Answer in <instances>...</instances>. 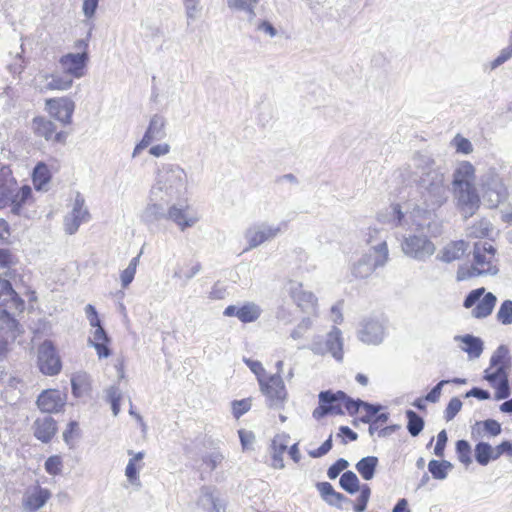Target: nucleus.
Returning a JSON list of instances; mask_svg holds the SVG:
<instances>
[{
    "instance_id": "obj_49",
    "label": "nucleus",
    "mask_w": 512,
    "mask_h": 512,
    "mask_svg": "<svg viewBox=\"0 0 512 512\" xmlns=\"http://www.w3.org/2000/svg\"><path fill=\"white\" fill-rule=\"evenodd\" d=\"M497 319L504 325H509L512 323V300H505L498 312Z\"/></svg>"
},
{
    "instance_id": "obj_1",
    "label": "nucleus",
    "mask_w": 512,
    "mask_h": 512,
    "mask_svg": "<svg viewBox=\"0 0 512 512\" xmlns=\"http://www.w3.org/2000/svg\"><path fill=\"white\" fill-rule=\"evenodd\" d=\"M404 182L417 185V199H409L392 204L384 213L378 215L382 223L395 227L416 230L429 227L425 220L443 206L449 198V183L445 173L428 154L415 153L400 169Z\"/></svg>"
},
{
    "instance_id": "obj_15",
    "label": "nucleus",
    "mask_w": 512,
    "mask_h": 512,
    "mask_svg": "<svg viewBox=\"0 0 512 512\" xmlns=\"http://www.w3.org/2000/svg\"><path fill=\"white\" fill-rule=\"evenodd\" d=\"M38 366L45 375H56L61 371V361L52 342L44 341L38 349Z\"/></svg>"
},
{
    "instance_id": "obj_51",
    "label": "nucleus",
    "mask_w": 512,
    "mask_h": 512,
    "mask_svg": "<svg viewBox=\"0 0 512 512\" xmlns=\"http://www.w3.org/2000/svg\"><path fill=\"white\" fill-rule=\"evenodd\" d=\"M491 368L485 371V379L494 387L503 376L507 375V372L504 365L496 367L493 372L490 371Z\"/></svg>"
},
{
    "instance_id": "obj_19",
    "label": "nucleus",
    "mask_w": 512,
    "mask_h": 512,
    "mask_svg": "<svg viewBox=\"0 0 512 512\" xmlns=\"http://www.w3.org/2000/svg\"><path fill=\"white\" fill-rule=\"evenodd\" d=\"M385 336V327L378 318H366L360 323L358 329V338L361 342L368 345L380 344Z\"/></svg>"
},
{
    "instance_id": "obj_57",
    "label": "nucleus",
    "mask_w": 512,
    "mask_h": 512,
    "mask_svg": "<svg viewBox=\"0 0 512 512\" xmlns=\"http://www.w3.org/2000/svg\"><path fill=\"white\" fill-rule=\"evenodd\" d=\"M288 439L289 436L286 434L275 436L272 441L273 453L283 454L287 449Z\"/></svg>"
},
{
    "instance_id": "obj_62",
    "label": "nucleus",
    "mask_w": 512,
    "mask_h": 512,
    "mask_svg": "<svg viewBox=\"0 0 512 512\" xmlns=\"http://www.w3.org/2000/svg\"><path fill=\"white\" fill-rule=\"evenodd\" d=\"M450 383L449 380H441L436 386H434L431 391L425 396V400L431 403H436L440 396L442 387L446 384Z\"/></svg>"
},
{
    "instance_id": "obj_30",
    "label": "nucleus",
    "mask_w": 512,
    "mask_h": 512,
    "mask_svg": "<svg viewBox=\"0 0 512 512\" xmlns=\"http://www.w3.org/2000/svg\"><path fill=\"white\" fill-rule=\"evenodd\" d=\"M94 328L95 330L93 331L92 336L88 339V344L96 350L100 359L107 358L111 355V351L108 347L110 338L101 325Z\"/></svg>"
},
{
    "instance_id": "obj_35",
    "label": "nucleus",
    "mask_w": 512,
    "mask_h": 512,
    "mask_svg": "<svg viewBox=\"0 0 512 512\" xmlns=\"http://www.w3.org/2000/svg\"><path fill=\"white\" fill-rule=\"evenodd\" d=\"M32 180L37 190H46V186L51 180V173L46 164L41 162L35 166Z\"/></svg>"
},
{
    "instance_id": "obj_53",
    "label": "nucleus",
    "mask_w": 512,
    "mask_h": 512,
    "mask_svg": "<svg viewBox=\"0 0 512 512\" xmlns=\"http://www.w3.org/2000/svg\"><path fill=\"white\" fill-rule=\"evenodd\" d=\"M453 144L456 147L457 152L463 154H470L473 151L472 143L465 137L457 134L453 139Z\"/></svg>"
},
{
    "instance_id": "obj_54",
    "label": "nucleus",
    "mask_w": 512,
    "mask_h": 512,
    "mask_svg": "<svg viewBox=\"0 0 512 512\" xmlns=\"http://www.w3.org/2000/svg\"><path fill=\"white\" fill-rule=\"evenodd\" d=\"M62 460L60 456H50L45 461V470L50 475H58L61 472Z\"/></svg>"
},
{
    "instance_id": "obj_64",
    "label": "nucleus",
    "mask_w": 512,
    "mask_h": 512,
    "mask_svg": "<svg viewBox=\"0 0 512 512\" xmlns=\"http://www.w3.org/2000/svg\"><path fill=\"white\" fill-rule=\"evenodd\" d=\"M216 499L209 487H202L198 504L206 508L207 505H211Z\"/></svg>"
},
{
    "instance_id": "obj_12",
    "label": "nucleus",
    "mask_w": 512,
    "mask_h": 512,
    "mask_svg": "<svg viewBox=\"0 0 512 512\" xmlns=\"http://www.w3.org/2000/svg\"><path fill=\"white\" fill-rule=\"evenodd\" d=\"M319 406L314 409L312 416L320 420L328 414L343 415L342 401L344 398L343 391L333 392L331 390L321 391L318 395Z\"/></svg>"
},
{
    "instance_id": "obj_44",
    "label": "nucleus",
    "mask_w": 512,
    "mask_h": 512,
    "mask_svg": "<svg viewBox=\"0 0 512 512\" xmlns=\"http://www.w3.org/2000/svg\"><path fill=\"white\" fill-rule=\"evenodd\" d=\"M492 231V224L486 219H482L473 224L468 229V235L474 238H482L489 235Z\"/></svg>"
},
{
    "instance_id": "obj_10",
    "label": "nucleus",
    "mask_w": 512,
    "mask_h": 512,
    "mask_svg": "<svg viewBox=\"0 0 512 512\" xmlns=\"http://www.w3.org/2000/svg\"><path fill=\"white\" fill-rule=\"evenodd\" d=\"M387 235L377 228H369L367 233V242L371 245L369 253L364 254L369 257L370 263L377 269L383 267L389 259V250L387 246Z\"/></svg>"
},
{
    "instance_id": "obj_22",
    "label": "nucleus",
    "mask_w": 512,
    "mask_h": 512,
    "mask_svg": "<svg viewBox=\"0 0 512 512\" xmlns=\"http://www.w3.org/2000/svg\"><path fill=\"white\" fill-rule=\"evenodd\" d=\"M32 130L36 136L53 143H64L67 137L65 132H57L54 122L45 117H35L32 120Z\"/></svg>"
},
{
    "instance_id": "obj_14",
    "label": "nucleus",
    "mask_w": 512,
    "mask_h": 512,
    "mask_svg": "<svg viewBox=\"0 0 512 512\" xmlns=\"http://www.w3.org/2000/svg\"><path fill=\"white\" fill-rule=\"evenodd\" d=\"M456 207L465 218L473 216L480 207V197L475 186L453 189Z\"/></svg>"
},
{
    "instance_id": "obj_17",
    "label": "nucleus",
    "mask_w": 512,
    "mask_h": 512,
    "mask_svg": "<svg viewBox=\"0 0 512 512\" xmlns=\"http://www.w3.org/2000/svg\"><path fill=\"white\" fill-rule=\"evenodd\" d=\"M289 294L294 303L303 312H307L313 317L319 316L317 297L311 291L304 290L301 283L291 282L289 286Z\"/></svg>"
},
{
    "instance_id": "obj_26",
    "label": "nucleus",
    "mask_w": 512,
    "mask_h": 512,
    "mask_svg": "<svg viewBox=\"0 0 512 512\" xmlns=\"http://www.w3.org/2000/svg\"><path fill=\"white\" fill-rule=\"evenodd\" d=\"M475 181V168L468 162L463 161L458 164L453 172L452 188H461L474 186Z\"/></svg>"
},
{
    "instance_id": "obj_5",
    "label": "nucleus",
    "mask_w": 512,
    "mask_h": 512,
    "mask_svg": "<svg viewBox=\"0 0 512 512\" xmlns=\"http://www.w3.org/2000/svg\"><path fill=\"white\" fill-rule=\"evenodd\" d=\"M0 307L3 308V322L6 324L5 335L2 334L3 327L0 329V356L5 350L9 339L14 340L20 333L19 324L14 318L15 313H21L24 310L25 302L15 293V297L0 296Z\"/></svg>"
},
{
    "instance_id": "obj_27",
    "label": "nucleus",
    "mask_w": 512,
    "mask_h": 512,
    "mask_svg": "<svg viewBox=\"0 0 512 512\" xmlns=\"http://www.w3.org/2000/svg\"><path fill=\"white\" fill-rule=\"evenodd\" d=\"M56 431L57 425L51 416L39 417L33 423L34 436L43 443H48Z\"/></svg>"
},
{
    "instance_id": "obj_2",
    "label": "nucleus",
    "mask_w": 512,
    "mask_h": 512,
    "mask_svg": "<svg viewBox=\"0 0 512 512\" xmlns=\"http://www.w3.org/2000/svg\"><path fill=\"white\" fill-rule=\"evenodd\" d=\"M188 187V175L184 168L174 163H163L155 173L146 205L180 200L187 195Z\"/></svg>"
},
{
    "instance_id": "obj_61",
    "label": "nucleus",
    "mask_w": 512,
    "mask_h": 512,
    "mask_svg": "<svg viewBox=\"0 0 512 512\" xmlns=\"http://www.w3.org/2000/svg\"><path fill=\"white\" fill-rule=\"evenodd\" d=\"M250 401L243 399L232 403L233 415L238 419L250 409Z\"/></svg>"
},
{
    "instance_id": "obj_45",
    "label": "nucleus",
    "mask_w": 512,
    "mask_h": 512,
    "mask_svg": "<svg viewBox=\"0 0 512 512\" xmlns=\"http://www.w3.org/2000/svg\"><path fill=\"white\" fill-rule=\"evenodd\" d=\"M389 419L388 413H381L375 416L374 418L371 417H363L362 421L364 423H369V429L368 432L370 436H373L376 432L383 428V424H385Z\"/></svg>"
},
{
    "instance_id": "obj_32",
    "label": "nucleus",
    "mask_w": 512,
    "mask_h": 512,
    "mask_svg": "<svg viewBox=\"0 0 512 512\" xmlns=\"http://www.w3.org/2000/svg\"><path fill=\"white\" fill-rule=\"evenodd\" d=\"M317 489L320 492V495L323 498V500L331 506L341 507L343 502H351L350 499L347 498L345 495L335 491L333 486L329 482L318 483Z\"/></svg>"
},
{
    "instance_id": "obj_34",
    "label": "nucleus",
    "mask_w": 512,
    "mask_h": 512,
    "mask_svg": "<svg viewBox=\"0 0 512 512\" xmlns=\"http://www.w3.org/2000/svg\"><path fill=\"white\" fill-rule=\"evenodd\" d=\"M455 341H460L464 344L461 349L468 353L470 358L480 357L483 351V342L480 338L473 335L455 336Z\"/></svg>"
},
{
    "instance_id": "obj_6",
    "label": "nucleus",
    "mask_w": 512,
    "mask_h": 512,
    "mask_svg": "<svg viewBox=\"0 0 512 512\" xmlns=\"http://www.w3.org/2000/svg\"><path fill=\"white\" fill-rule=\"evenodd\" d=\"M479 186L489 208L498 207L509 196L504 179L495 168H489L481 175Z\"/></svg>"
},
{
    "instance_id": "obj_56",
    "label": "nucleus",
    "mask_w": 512,
    "mask_h": 512,
    "mask_svg": "<svg viewBox=\"0 0 512 512\" xmlns=\"http://www.w3.org/2000/svg\"><path fill=\"white\" fill-rule=\"evenodd\" d=\"M347 460L340 458L328 468L327 475L330 479H336L339 474L348 467Z\"/></svg>"
},
{
    "instance_id": "obj_25",
    "label": "nucleus",
    "mask_w": 512,
    "mask_h": 512,
    "mask_svg": "<svg viewBox=\"0 0 512 512\" xmlns=\"http://www.w3.org/2000/svg\"><path fill=\"white\" fill-rule=\"evenodd\" d=\"M262 313V309L254 302H246L241 307L229 305L223 311L226 317H237L242 323H251L256 321Z\"/></svg>"
},
{
    "instance_id": "obj_23",
    "label": "nucleus",
    "mask_w": 512,
    "mask_h": 512,
    "mask_svg": "<svg viewBox=\"0 0 512 512\" xmlns=\"http://www.w3.org/2000/svg\"><path fill=\"white\" fill-rule=\"evenodd\" d=\"M32 188L29 185L16 186L7 201V207L11 213L17 216L24 214L25 207L33 203Z\"/></svg>"
},
{
    "instance_id": "obj_33",
    "label": "nucleus",
    "mask_w": 512,
    "mask_h": 512,
    "mask_svg": "<svg viewBox=\"0 0 512 512\" xmlns=\"http://www.w3.org/2000/svg\"><path fill=\"white\" fill-rule=\"evenodd\" d=\"M47 83L40 88L43 91H67L73 86V78L69 75L63 74H51L45 75Z\"/></svg>"
},
{
    "instance_id": "obj_31",
    "label": "nucleus",
    "mask_w": 512,
    "mask_h": 512,
    "mask_svg": "<svg viewBox=\"0 0 512 512\" xmlns=\"http://www.w3.org/2000/svg\"><path fill=\"white\" fill-rule=\"evenodd\" d=\"M467 248L468 244L463 240L452 241L442 248L437 255V259L445 263H451L460 259Z\"/></svg>"
},
{
    "instance_id": "obj_40",
    "label": "nucleus",
    "mask_w": 512,
    "mask_h": 512,
    "mask_svg": "<svg viewBox=\"0 0 512 512\" xmlns=\"http://www.w3.org/2000/svg\"><path fill=\"white\" fill-rule=\"evenodd\" d=\"M339 484L342 489L350 494H355L359 491V479L352 471L344 472L340 477Z\"/></svg>"
},
{
    "instance_id": "obj_52",
    "label": "nucleus",
    "mask_w": 512,
    "mask_h": 512,
    "mask_svg": "<svg viewBox=\"0 0 512 512\" xmlns=\"http://www.w3.org/2000/svg\"><path fill=\"white\" fill-rule=\"evenodd\" d=\"M496 388V400L506 399L510 395V388L508 383V375L503 376L500 381L494 386Z\"/></svg>"
},
{
    "instance_id": "obj_43",
    "label": "nucleus",
    "mask_w": 512,
    "mask_h": 512,
    "mask_svg": "<svg viewBox=\"0 0 512 512\" xmlns=\"http://www.w3.org/2000/svg\"><path fill=\"white\" fill-rule=\"evenodd\" d=\"M140 256L141 252L136 257L131 259L127 268L124 269L123 272L121 273L120 279L123 288L128 287L133 281L136 274L137 266L139 265Z\"/></svg>"
},
{
    "instance_id": "obj_21",
    "label": "nucleus",
    "mask_w": 512,
    "mask_h": 512,
    "mask_svg": "<svg viewBox=\"0 0 512 512\" xmlns=\"http://www.w3.org/2000/svg\"><path fill=\"white\" fill-rule=\"evenodd\" d=\"M47 111L61 123L67 125L72 121L75 102L69 97L50 98L45 101Z\"/></svg>"
},
{
    "instance_id": "obj_13",
    "label": "nucleus",
    "mask_w": 512,
    "mask_h": 512,
    "mask_svg": "<svg viewBox=\"0 0 512 512\" xmlns=\"http://www.w3.org/2000/svg\"><path fill=\"white\" fill-rule=\"evenodd\" d=\"M259 384L261 391L267 397L269 407H282L287 395L282 377L279 374H275L260 378Z\"/></svg>"
},
{
    "instance_id": "obj_60",
    "label": "nucleus",
    "mask_w": 512,
    "mask_h": 512,
    "mask_svg": "<svg viewBox=\"0 0 512 512\" xmlns=\"http://www.w3.org/2000/svg\"><path fill=\"white\" fill-rule=\"evenodd\" d=\"M507 355L508 349L503 345L499 346L490 359V366L498 367L503 365L502 362L507 357Z\"/></svg>"
},
{
    "instance_id": "obj_29",
    "label": "nucleus",
    "mask_w": 512,
    "mask_h": 512,
    "mask_svg": "<svg viewBox=\"0 0 512 512\" xmlns=\"http://www.w3.org/2000/svg\"><path fill=\"white\" fill-rule=\"evenodd\" d=\"M166 137V119L164 116L159 114H154L150 121L149 125L143 135V139L146 140L149 144L154 141H160Z\"/></svg>"
},
{
    "instance_id": "obj_3",
    "label": "nucleus",
    "mask_w": 512,
    "mask_h": 512,
    "mask_svg": "<svg viewBox=\"0 0 512 512\" xmlns=\"http://www.w3.org/2000/svg\"><path fill=\"white\" fill-rule=\"evenodd\" d=\"M139 218L148 229L158 227L161 221L166 220L175 224L181 232L194 227L200 221V216L187 200L145 205Z\"/></svg>"
},
{
    "instance_id": "obj_59",
    "label": "nucleus",
    "mask_w": 512,
    "mask_h": 512,
    "mask_svg": "<svg viewBox=\"0 0 512 512\" xmlns=\"http://www.w3.org/2000/svg\"><path fill=\"white\" fill-rule=\"evenodd\" d=\"M363 404H364V401H361V400L355 401V400L351 399L350 397H348L344 393V398L342 401V409L345 408L346 411L350 415L357 413L359 411V408L362 407Z\"/></svg>"
},
{
    "instance_id": "obj_38",
    "label": "nucleus",
    "mask_w": 512,
    "mask_h": 512,
    "mask_svg": "<svg viewBox=\"0 0 512 512\" xmlns=\"http://www.w3.org/2000/svg\"><path fill=\"white\" fill-rule=\"evenodd\" d=\"M316 318L317 317H313L311 314L303 317L291 331L290 338L294 341L304 338L305 334L312 329Z\"/></svg>"
},
{
    "instance_id": "obj_63",
    "label": "nucleus",
    "mask_w": 512,
    "mask_h": 512,
    "mask_svg": "<svg viewBox=\"0 0 512 512\" xmlns=\"http://www.w3.org/2000/svg\"><path fill=\"white\" fill-rule=\"evenodd\" d=\"M448 437L445 430H442L437 435V442L434 448V454L437 457H443L445 446L447 443Z\"/></svg>"
},
{
    "instance_id": "obj_36",
    "label": "nucleus",
    "mask_w": 512,
    "mask_h": 512,
    "mask_svg": "<svg viewBox=\"0 0 512 512\" xmlns=\"http://www.w3.org/2000/svg\"><path fill=\"white\" fill-rule=\"evenodd\" d=\"M377 465V457L367 456L358 461L356 464V470L359 472L363 479L371 480L374 477Z\"/></svg>"
},
{
    "instance_id": "obj_39",
    "label": "nucleus",
    "mask_w": 512,
    "mask_h": 512,
    "mask_svg": "<svg viewBox=\"0 0 512 512\" xmlns=\"http://www.w3.org/2000/svg\"><path fill=\"white\" fill-rule=\"evenodd\" d=\"M452 469V464L449 461L431 460L428 463V470L434 479L444 480L448 475V471Z\"/></svg>"
},
{
    "instance_id": "obj_41",
    "label": "nucleus",
    "mask_w": 512,
    "mask_h": 512,
    "mask_svg": "<svg viewBox=\"0 0 512 512\" xmlns=\"http://www.w3.org/2000/svg\"><path fill=\"white\" fill-rule=\"evenodd\" d=\"M492 446L487 442H479L475 445V460L481 466H486L491 461Z\"/></svg>"
},
{
    "instance_id": "obj_24",
    "label": "nucleus",
    "mask_w": 512,
    "mask_h": 512,
    "mask_svg": "<svg viewBox=\"0 0 512 512\" xmlns=\"http://www.w3.org/2000/svg\"><path fill=\"white\" fill-rule=\"evenodd\" d=\"M65 395L57 389L43 391L37 398V406L44 413H57L65 405Z\"/></svg>"
},
{
    "instance_id": "obj_28",
    "label": "nucleus",
    "mask_w": 512,
    "mask_h": 512,
    "mask_svg": "<svg viewBox=\"0 0 512 512\" xmlns=\"http://www.w3.org/2000/svg\"><path fill=\"white\" fill-rule=\"evenodd\" d=\"M17 186L12 171L7 166L0 167V209L7 207V201Z\"/></svg>"
},
{
    "instance_id": "obj_37",
    "label": "nucleus",
    "mask_w": 512,
    "mask_h": 512,
    "mask_svg": "<svg viewBox=\"0 0 512 512\" xmlns=\"http://www.w3.org/2000/svg\"><path fill=\"white\" fill-rule=\"evenodd\" d=\"M375 267L370 263L369 257L363 255L352 267V274L356 278L364 279L369 277Z\"/></svg>"
},
{
    "instance_id": "obj_7",
    "label": "nucleus",
    "mask_w": 512,
    "mask_h": 512,
    "mask_svg": "<svg viewBox=\"0 0 512 512\" xmlns=\"http://www.w3.org/2000/svg\"><path fill=\"white\" fill-rule=\"evenodd\" d=\"M403 254L418 262L427 261L436 251L435 244L424 234H409L401 242Z\"/></svg>"
},
{
    "instance_id": "obj_47",
    "label": "nucleus",
    "mask_w": 512,
    "mask_h": 512,
    "mask_svg": "<svg viewBox=\"0 0 512 512\" xmlns=\"http://www.w3.org/2000/svg\"><path fill=\"white\" fill-rule=\"evenodd\" d=\"M142 467V464L137 465V463H134V460L128 461V464L125 469V476L127 477V480L131 485L137 487L141 486L139 472L142 469Z\"/></svg>"
},
{
    "instance_id": "obj_4",
    "label": "nucleus",
    "mask_w": 512,
    "mask_h": 512,
    "mask_svg": "<svg viewBox=\"0 0 512 512\" xmlns=\"http://www.w3.org/2000/svg\"><path fill=\"white\" fill-rule=\"evenodd\" d=\"M498 272L496 249L487 241H478L473 248V264L470 267H459L457 280L464 281L477 276H495Z\"/></svg>"
},
{
    "instance_id": "obj_16",
    "label": "nucleus",
    "mask_w": 512,
    "mask_h": 512,
    "mask_svg": "<svg viewBox=\"0 0 512 512\" xmlns=\"http://www.w3.org/2000/svg\"><path fill=\"white\" fill-rule=\"evenodd\" d=\"M89 60L87 51L79 53H67L59 59V65L63 73L73 79H80L86 73V66Z\"/></svg>"
},
{
    "instance_id": "obj_18",
    "label": "nucleus",
    "mask_w": 512,
    "mask_h": 512,
    "mask_svg": "<svg viewBox=\"0 0 512 512\" xmlns=\"http://www.w3.org/2000/svg\"><path fill=\"white\" fill-rule=\"evenodd\" d=\"M90 214L85 207L84 198L77 193L72 210L64 218V230L67 234H75L82 223L88 222Z\"/></svg>"
},
{
    "instance_id": "obj_55",
    "label": "nucleus",
    "mask_w": 512,
    "mask_h": 512,
    "mask_svg": "<svg viewBox=\"0 0 512 512\" xmlns=\"http://www.w3.org/2000/svg\"><path fill=\"white\" fill-rule=\"evenodd\" d=\"M461 408H462L461 400L457 397L452 398L449 401V403L445 409V419L447 421L452 420L458 414V412L461 410Z\"/></svg>"
},
{
    "instance_id": "obj_42",
    "label": "nucleus",
    "mask_w": 512,
    "mask_h": 512,
    "mask_svg": "<svg viewBox=\"0 0 512 512\" xmlns=\"http://www.w3.org/2000/svg\"><path fill=\"white\" fill-rule=\"evenodd\" d=\"M407 429L411 436H418L424 428V420L413 410L406 411Z\"/></svg>"
},
{
    "instance_id": "obj_8",
    "label": "nucleus",
    "mask_w": 512,
    "mask_h": 512,
    "mask_svg": "<svg viewBox=\"0 0 512 512\" xmlns=\"http://www.w3.org/2000/svg\"><path fill=\"white\" fill-rule=\"evenodd\" d=\"M285 228V223L275 225L268 222H258L250 225L244 232V239L248 244L244 251L255 249L263 243L273 240Z\"/></svg>"
},
{
    "instance_id": "obj_20",
    "label": "nucleus",
    "mask_w": 512,
    "mask_h": 512,
    "mask_svg": "<svg viewBox=\"0 0 512 512\" xmlns=\"http://www.w3.org/2000/svg\"><path fill=\"white\" fill-rule=\"evenodd\" d=\"M51 498V492L39 484L27 487L22 496V508L27 512H36L45 506Z\"/></svg>"
},
{
    "instance_id": "obj_46",
    "label": "nucleus",
    "mask_w": 512,
    "mask_h": 512,
    "mask_svg": "<svg viewBox=\"0 0 512 512\" xmlns=\"http://www.w3.org/2000/svg\"><path fill=\"white\" fill-rule=\"evenodd\" d=\"M456 452L458 460L465 466H469L472 463L471 458V446L466 440H458L456 442Z\"/></svg>"
},
{
    "instance_id": "obj_11",
    "label": "nucleus",
    "mask_w": 512,
    "mask_h": 512,
    "mask_svg": "<svg viewBox=\"0 0 512 512\" xmlns=\"http://www.w3.org/2000/svg\"><path fill=\"white\" fill-rule=\"evenodd\" d=\"M484 292V288L472 290L464 300V307L466 308L476 305L472 310V315L476 318H485L489 316L497 301L496 296L491 292L486 293L481 299Z\"/></svg>"
},
{
    "instance_id": "obj_9",
    "label": "nucleus",
    "mask_w": 512,
    "mask_h": 512,
    "mask_svg": "<svg viewBox=\"0 0 512 512\" xmlns=\"http://www.w3.org/2000/svg\"><path fill=\"white\" fill-rule=\"evenodd\" d=\"M344 340L342 332L336 326L327 333L325 341H321L319 337L314 338L309 346V349L315 355H326L330 354L336 361L341 362L343 360Z\"/></svg>"
},
{
    "instance_id": "obj_58",
    "label": "nucleus",
    "mask_w": 512,
    "mask_h": 512,
    "mask_svg": "<svg viewBox=\"0 0 512 512\" xmlns=\"http://www.w3.org/2000/svg\"><path fill=\"white\" fill-rule=\"evenodd\" d=\"M224 456L220 452H212L203 457V463L210 469H216L223 461Z\"/></svg>"
},
{
    "instance_id": "obj_50",
    "label": "nucleus",
    "mask_w": 512,
    "mask_h": 512,
    "mask_svg": "<svg viewBox=\"0 0 512 512\" xmlns=\"http://www.w3.org/2000/svg\"><path fill=\"white\" fill-rule=\"evenodd\" d=\"M512 58V45L508 44L499 51L497 57L489 64L491 70H495Z\"/></svg>"
},
{
    "instance_id": "obj_48",
    "label": "nucleus",
    "mask_w": 512,
    "mask_h": 512,
    "mask_svg": "<svg viewBox=\"0 0 512 512\" xmlns=\"http://www.w3.org/2000/svg\"><path fill=\"white\" fill-rule=\"evenodd\" d=\"M256 0H227L230 8L242 10L249 14L251 18L255 17L254 5Z\"/></svg>"
}]
</instances>
